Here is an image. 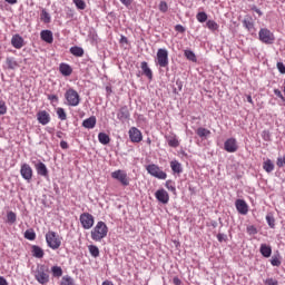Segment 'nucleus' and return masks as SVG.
Listing matches in <instances>:
<instances>
[{
  "mask_svg": "<svg viewBox=\"0 0 285 285\" xmlns=\"http://www.w3.org/2000/svg\"><path fill=\"white\" fill-rule=\"evenodd\" d=\"M90 237L94 242H101L108 237V225L104 220H99L90 232Z\"/></svg>",
  "mask_w": 285,
  "mask_h": 285,
  "instance_id": "obj_1",
  "label": "nucleus"
},
{
  "mask_svg": "<svg viewBox=\"0 0 285 285\" xmlns=\"http://www.w3.org/2000/svg\"><path fill=\"white\" fill-rule=\"evenodd\" d=\"M33 277L38 284L46 285L50 282V269L46 265H38Z\"/></svg>",
  "mask_w": 285,
  "mask_h": 285,
  "instance_id": "obj_2",
  "label": "nucleus"
},
{
  "mask_svg": "<svg viewBox=\"0 0 285 285\" xmlns=\"http://www.w3.org/2000/svg\"><path fill=\"white\" fill-rule=\"evenodd\" d=\"M46 242L49 248L52 250H59V248H61V242H63V237L59 236L57 232L49 230L46 234Z\"/></svg>",
  "mask_w": 285,
  "mask_h": 285,
  "instance_id": "obj_3",
  "label": "nucleus"
},
{
  "mask_svg": "<svg viewBox=\"0 0 285 285\" xmlns=\"http://www.w3.org/2000/svg\"><path fill=\"white\" fill-rule=\"evenodd\" d=\"M65 99L67 101V106H71L72 108H76V106L81 104V96H79V92L72 88L67 89L65 92Z\"/></svg>",
  "mask_w": 285,
  "mask_h": 285,
  "instance_id": "obj_4",
  "label": "nucleus"
},
{
  "mask_svg": "<svg viewBox=\"0 0 285 285\" xmlns=\"http://www.w3.org/2000/svg\"><path fill=\"white\" fill-rule=\"evenodd\" d=\"M258 39L262 41V43H266L267 46H271L275 43V33H273L267 28H262L258 32Z\"/></svg>",
  "mask_w": 285,
  "mask_h": 285,
  "instance_id": "obj_5",
  "label": "nucleus"
},
{
  "mask_svg": "<svg viewBox=\"0 0 285 285\" xmlns=\"http://www.w3.org/2000/svg\"><path fill=\"white\" fill-rule=\"evenodd\" d=\"M146 170L151 177H156V179H167L168 174L161 170V167L155 164H150L146 167Z\"/></svg>",
  "mask_w": 285,
  "mask_h": 285,
  "instance_id": "obj_6",
  "label": "nucleus"
},
{
  "mask_svg": "<svg viewBox=\"0 0 285 285\" xmlns=\"http://www.w3.org/2000/svg\"><path fill=\"white\" fill-rule=\"evenodd\" d=\"M79 222L85 230H90L95 226V216L90 213H82Z\"/></svg>",
  "mask_w": 285,
  "mask_h": 285,
  "instance_id": "obj_7",
  "label": "nucleus"
},
{
  "mask_svg": "<svg viewBox=\"0 0 285 285\" xmlns=\"http://www.w3.org/2000/svg\"><path fill=\"white\" fill-rule=\"evenodd\" d=\"M111 178L119 181L121 186H130V178L128 177L126 170L118 169L112 171Z\"/></svg>",
  "mask_w": 285,
  "mask_h": 285,
  "instance_id": "obj_8",
  "label": "nucleus"
},
{
  "mask_svg": "<svg viewBox=\"0 0 285 285\" xmlns=\"http://www.w3.org/2000/svg\"><path fill=\"white\" fill-rule=\"evenodd\" d=\"M156 63L160 68H168V49H158L156 53Z\"/></svg>",
  "mask_w": 285,
  "mask_h": 285,
  "instance_id": "obj_9",
  "label": "nucleus"
},
{
  "mask_svg": "<svg viewBox=\"0 0 285 285\" xmlns=\"http://www.w3.org/2000/svg\"><path fill=\"white\" fill-rule=\"evenodd\" d=\"M33 174H35V171L32 170V167L29 164L24 163L21 165L20 175H21L22 179H24V181L30 184L32 181Z\"/></svg>",
  "mask_w": 285,
  "mask_h": 285,
  "instance_id": "obj_10",
  "label": "nucleus"
},
{
  "mask_svg": "<svg viewBox=\"0 0 285 285\" xmlns=\"http://www.w3.org/2000/svg\"><path fill=\"white\" fill-rule=\"evenodd\" d=\"M129 139L132 141V144H139L142 141L144 136L141 135V130H139L137 127H131L129 129Z\"/></svg>",
  "mask_w": 285,
  "mask_h": 285,
  "instance_id": "obj_11",
  "label": "nucleus"
},
{
  "mask_svg": "<svg viewBox=\"0 0 285 285\" xmlns=\"http://www.w3.org/2000/svg\"><path fill=\"white\" fill-rule=\"evenodd\" d=\"M224 148L226 153H237L239 149V146L237 145V139L235 138H229L225 141Z\"/></svg>",
  "mask_w": 285,
  "mask_h": 285,
  "instance_id": "obj_12",
  "label": "nucleus"
},
{
  "mask_svg": "<svg viewBox=\"0 0 285 285\" xmlns=\"http://www.w3.org/2000/svg\"><path fill=\"white\" fill-rule=\"evenodd\" d=\"M155 197L160 202V204H168V202H170V196L166 189H158L155 193Z\"/></svg>",
  "mask_w": 285,
  "mask_h": 285,
  "instance_id": "obj_13",
  "label": "nucleus"
},
{
  "mask_svg": "<svg viewBox=\"0 0 285 285\" xmlns=\"http://www.w3.org/2000/svg\"><path fill=\"white\" fill-rule=\"evenodd\" d=\"M37 120L41 126H48V122L50 121V114L46 110H40L37 114Z\"/></svg>",
  "mask_w": 285,
  "mask_h": 285,
  "instance_id": "obj_14",
  "label": "nucleus"
},
{
  "mask_svg": "<svg viewBox=\"0 0 285 285\" xmlns=\"http://www.w3.org/2000/svg\"><path fill=\"white\" fill-rule=\"evenodd\" d=\"M235 206H236L237 212L240 215H248V204H246V200L237 199L235 202Z\"/></svg>",
  "mask_w": 285,
  "mask_h": 285,
  "instance_id": "obj_15",
  "label": "nucleus"
},
{
  "mask_svg": "<svg viewBox=\"0 0 285 285\" xmlns=\"http://www.w3.org/2000/svg\"><path fill=\"white\" fill-rule=\"evenodd\" d=\"M11 46L17 50H21V48H23V37H21L19 33L13 35L11 38Z\"/></svg>",
  "mask_w": 285,
  "mask_h": 285,
  "instance_id": "obj_16",
  "label": "nucleus"
},
{
  "mask_svg": "<svg viewBox=\"0 0 285 285\" xmlns=\"http://www.w3.org/2000/svg\"><path fill=\"white\" fill-rule=\"evenodd\" d=\"M33 166L37 170V175H40V177H48V167L46 166V164L38 161Z\"/></svg>",
  "mask_w": 285,
  "mask_h": 285,
  "instance_id": "obj_17",
  "label": "nucleus"
},
{
  "mask_svg": "<svg viewBox=\"0 0 285 285\" xmlns=\"http://www.w3.org/2000/svg\"><path fill=\"white\" fill-rule=\"evenodd\" d=\"M40 39L46 43H52V41H55V37L52 36V31L50 30H42L40 32Z\"/></svg>",
  "mask_w": 285,
  "mask_h": 285,
  "instance_id": "obj_18",
  "label": "nucleus"
},
{
  "mask_svg": "<svg viewBox=\"0 0 285 285\" xmlns=\"http://www.w3.org/2000/svg\"><path fill=\"white\" fill-rule=\"evenodd\" d=\"M59 72L62 75V77H70V75H72V67L66 62H62L59 66Z\"/></svg>",
  "mask_w": 285,
  "mask_h": 285,
  "instance_id": "obj_19",
  "label": "nucleus"
},
{
  "mask_svg": "<svg viewBox=\"0 0 285 285\" xmlns=\"http://www.w3.org/2000/svg\"><path fill=\"white\" fill-rule=\"evenodd\" d=\"M117 118L120 121H126V119H130V111L128 110V107H121L117 114Z\"/></svg>",
  "mask_w": 285,
  "mask_h": 285,
  "instance_id": "obj_20",
  "label": "nucleus"
},
{
  "mask_svg": "<svg viewBox=\"0 0 285 285\" xmlns=\"http://www.w3.org/2000/svg\"><path fill=\"white\" fill-rule=\"evenodd\" d=\"M83 128H87L88 130H91L97 126V117L91 116L82 121Z\"/></svg>",
  "mask_w": 285,
  "mask_h": 285,
  "instance_id": "obj_21",
  "label": "nucleus"
},
{
  "mask_svg": "<svg viewBox=\"0 0 285 285\" xmlns=\"http://www.w3.org/2000/svg\"><path fill=\"white\" fill-rule=\"evenodd\" d=\"M170 168H171L173 173H175L177 175H181V173H184V168L181 167V163H179L178 160H171L170 161Z\"/></svg>",
  "mask_w": 285,
  "mask_h": 285,
  "instance_id": "obj_22",
  "label": "nucleus"
},
{
  "mask_svg": "<svg viewBox=\"0 0 285 285\" xmlns=\"http://www.w3.org/2000/svg\"><path fill=\"white\" fill-rule=\"evenodd\" d=\"M31 253H32L33 257H37V259H42L43 255H46L43 249L37 245H33L31 247Z\"/></svg>",
  "mask_w": 285,
  "mask_h": 285,
  "instance_id": "obj_23",
  "label": "nucleus"
},
{
  "mask_svg": "<svg viewBox=\"0 0 285 285\" xmlns=\"http://www.w3.org/2000/svg\"><path fill=\"white\" fill-rule=\"evenodd\" d=\"M261 254L263 255V257H271V255H273V248L271 247V245L262 244Z\"/></svg>",
  "mask_w": 285,
  "mask_h": 285,
  "instance_id": "obj_24",
  "label": "nucleus"
},
{
  "mask_svg": "<svg viewBox=\"0 0 285 285\" xmlns=\"http://www.w3.org/2000/svg\"><path fill=\"white\" fill-rule=\"evenodd\" d=\"M140 68L145 75V77L153 79V70L150 69V67H148V62L142 61L140 65Z\"/></svg>",
  "mask_w": 285,
  "mask_h": 285,
  "instance_id": "obj_25",
  "label": "nucleus"
},
{
  "mask_svg": "<svg viewBox=\"0 0 285 285\" xmlns=\"http://www.w3.org/2000/svg\"><path fill=\"white\" fill-rule=\"evenodd\" d=\"M263 169L265 173H273L275 170V164H273V160L267 159L263 163Z\"/></svg>",
  "mask_w": 285,
  "mask_h": 285,
  "instance_id": "obj_26",
  "label": "nucleus"
},
{
  "mask_svg": "<svg viewBox=\"0 0 285 285\" xmlns=\"http://www.w3.org/2000/svg\"><path fill=\"white\" fill-rule=\"evenodd\" d=\"M98 140L100 144H102V146H108V144H110V136H108L106 132H99Z\"/></svg>",
  "mask_w": 285,
  "mask_h": 285,
  "instance_id": "obj_27",
  "label": "nucleus"
},
{
  "mask_svg": "<svg viewBox=\"0 0 285 285\" xmlns=\"http://www.w3.org/2000/svg\"><path fill=\"white\" fill-rule=\"evenodd\" d=\"M196 135H198V137H200L202 139H206L207 137H210V130L200 127L196 130Z\"/></svg>",
  "mask_w": 285,
  "mask_h": 285,
  "instance_id": "obj_28",
  "label": "nucleus"
},
{
  "mask_svg": "<svg viewBox=\"0 0 285 285\" xmlns=\"http://www.w3.org/2000/svg\"><path fill=\"white\" fill-rule=\"evenodd\" d=\"M167 144L170 148H179V140L177 139V136H169L167 138Z\"/></svg>",
  "mask_w": 285,
  "mask_h": 285,
  "instance_id": "obj_29",
  "label": "nucleus"
},
{
  "mask_svg": "<svg viewBox=\"0 0 285 285\" xmlns=\"http://www.w3.org/2000/svg\"><path fill=\"white\" fill-rule=\"evenodd\" d=\"M56 112H57L58 119H60V121H66V119H68V115L66 114V109H63L62 107H58L56 109Z\"/></svg>",
  "mask_w": 285,
  "mask_h": 285,
  "instance_id": "obj_30",
  "label": "nucleus"
},
{
  "mask_svg": "<svg viewBox=\"0 0 285 285\" xmlns=\"http://www.w3.org/2000/svg\"><path fill=\"white\" fill-rule=\"evenodd\" d=\"M206 27L208 28V30H212V32L219 30V24L215 22V20H208L206 22Z\"/></svg>",
  "mask_w": 285,
  "mask_h": 285,
  "instance_id": "obj_31",
  "label": "nucleus"
},
{
  "mask_svg": "<svg viewBox=\"0 0 285 285\" xmlns=\"http://www.w3.org/2000/svg\"><path fill=\"white\" fill-rule=\"evenodd\" d=\"M70 52L73 57H83V48L81 47H71Z\"/></svg>",
  "mask_w": 285,
  "mask_h": 285,
  "instance_id": "obj_32",
  "label": "nucleus"
},
{
  "mask_svg": "<svg viewBox=\"0 0 285 285\" xmlns=\"http://www.w3.org/2000/svg\"><path fill=\"white\" fill-rule=\"evenodd\" d=\"M6 62L10 70H14V68H19V63L17 62V60H14V58H7Z\"/></svg>",
  "mask_w": 285,
  "mask_h": 285,
  "instance_id": "obj_33",
  "label": "nucleus"
},
{
  "mask_svg": "<svg viewBox=\"0 0 285 285\" xmlns=\"http://www.w3.org/2000/svg\"><path fill=\"white\" fill-rule=\"evenodd\" d=\"M243 26L248 30V32H253V30H255V23H253L250 19H245L243 21Z\"/></svg>",
  "mask_w": 285,
  "mask_h": 285,
  "instance_id": "obj_34",
  "label": "nucleus"
},
{
  "mask_svg": "<svg viewBox=\"0 0 285 285\" xmlns=\"http://www.w3.org/2000/svg\"><path fill=\"white\" fill-rule=\"evenodd\" d=\"M88 250L91 257H99V247H97L96 245H89Z\"/></svg>",
  "mask_w": 285,
  "mask_h": 285,
  "instance_id": "obj_35",
  "label": "nucleus"
},
{
  "mask_svg": "<svg viewBox=\"0 0 285 285\" xmlns=\"http://www.w3.org/2000/svg\"><path fill=\"white\" fill-rule=\"evenodd\" d=\"M196 19L197 21H199V23H206V21H208V14H206V12H198L196 14Z\"/></svg>",
  "mask_w": 285,
  "mask_h": 285,
  "instance_id": "obj_36",
  "label": "nucleus"
},
{
  "mask_svg": "<svg viewBox=\"0 0 285 285\" xmlns=\"http://www.w3.org/2000/svg\"><path fill=\"white\" fill-rule=\"evenodd\" d=\"M60 285H75V279L66 275L61 278Z\"/></svg>",
  "mask_w": 285,
  "mask_h": 285,
  "instance_id": "obj_37",
  "label": "nucleus"
},
{
  "mask_svg": "<svg viewBox=\"0 0 285 285\" xmlns=\"http://www.w3.org/2000/svg\"><path fill=\"white\" fill-rule=\"evenodd\" d=\"M51 273L55 277H61L63 275V269H61L59 266H52Z\"/></svg>",
  "mask_w": 285,
  "mask_h": 285,
  "instance_id": "obj_38",
  "label": "nucleus"
},
{
  "mask_svg": "<svg viewBox=\"0 0 285 285\" xmlns=\"http://www.w3.org/2000/svg\"><path fill=\"white\" fill-rule=\"evenodd\" d=\"M24 238L29 239V242H35V239H37V234L35 233V230H26Z\"/></svg>",
  "mask_w": 285,
  "mask_h": 285,
  "instance_id": "obj_39",
  "label": "nucleus"
},
{
  "mask_svg": "<svg viewBox=\"0 0 285 285\" xmlns=\"http://www.w3.org/2000/svg\"><path fill=\"white\" fill-rule=\"evenodd\" d=\"M41 21H43L45 23H50V13H48V11H46V9H42L41 11V16H40Z\"/></svg>",
  "mask_w": 285,
  "mask_h": 285,
  "instance_id": "obj_40",
  "label": "nucleus"
},
{
  "mask_svg": "<svg viewBox=\"0 0 285 285\" xmlns=\"http://www.w3.org/2000/svg\"><path fill=\"white\" fill-rule=\"evenodd\" d=\"M7 222L8 224H14L17 222V214L14 212H8Z\"/></svg>",
  "mask_w": 285,
  "mask_h": 285,
  "instance_id": "obj_41",
  "label": "nucleus"
},
{
  "mask_svg": "<svg viewBox=\"0 0 285 285\" xmlns=\"http://www.w3.org/2000/svg\"><path fill=\"white\" fill-rule=\"evenodd\" d=\"M266 222H267L269 228H275V216H273V214L266 215Z\"/></svg>",
  "mask_w": 285,
  "mask_h": 285,
  "instance_id": "obj_42",
  "label": "nucleus"
},
{
  "mask_svg": "<svg viewBox=\"0 0 285 285\" xmlns=\"http://www.w3.org/2000/svg\"><path fill=\"white\" fill-rule=\"evenodd\" d=\"M185 57L186 59H188L189 61H197V56H195V52L190 51V50H185Z\"/></svg>",
  "mask_w": 285,
  "mask_h": 285,
  "instance_id": "obj_43",
  "label": "nucleus"
},
{
  "mask_svg": "<svg viewBox=\"0 0 285 285\" xmlns=\"http://www.w3.org/2000/svg\"><path fill=\"white\" fill-rule=\"evenodd\" d=\"M73 3L78 10H86V1L83 0H73Z\"/></svg>",
  "mask_w": 285,
  "mask_h": 285,
  "instance_id": "obj_44",
  "label": "nucleus"
},
{
  "mask_svg": "<svg viewBox=\"0 0 285 285\" xmlns=\"http://www.w3.org/2000/svg\"><path fill=\"white\" fill-rule=\"evenodd\" d=\"M272 266H282V261L277 256H273L271 259Z\"/></svg>",
  "mask_w": 285,
  "mask_h": 285,
  "instance_id": "obj_45",
  "label": "nucleus"
},
{
  "mask_svg": "<svg viewBox=\"0 0 285 285\" xmlns=\"http://www.w3.org/2000/svg\"><path fill=\"white\" fill-rule=\"evenodd\" d=\"M8 112V106H6V101L0 100V115H6Z\"/></svg>",
  "mask_w": 285,
  "mask_h": 285,
  "instance_id": "obj_46",
  "label": "nucleus"
},
{
  "mask_svg": "<svg viewBox=\"0 0 285 285\" xmlns=\"http://www.w3.org/2000/svg\"><path fill=\"white\" fill-rule=\"evenodd\" d=\"M247 233L248 235H257V227L255 225L247 226Z\"/></svg>",
  "mask_w": 285,
  "mask_h": 285,
  "instance_id": "obj_47",
  "label": "nucleus"
},
{
  "mask_svg": "<svg viewBox=\"0 0 285 285\" xmlns=\"http://www.w3.org/2000/svg\"><path fill=\"white\" fill-rule=\"evenodd\" d=\"M166 188L168 190H170L171 193H175V190H177V188H175V185H173V180H167L165 184Z\"/></svg>",
  "mask_w": 285,
  "mask_h": 285,
  "instance_id": "obj_48",
  "label": "nucleus"
},
{
  "mask_svg": "<svg viewBox=\"0 0 285 285\" xmlns=\"http://www.w3.org/2000/svg\"><path fill=\"white\" fill-rule=\"evenodd\" d=\"M159 10L160 12H168V3H166L165 1H161L159 3Z\"/></svg>",
  "mask_w": 285,
  "mask_h": 285,
  "instance_id": "obj_49",
  "label": "nucleus"
},
{
  "mask_svg": "<svg viewBox=\"0 0 285 285\" xmlns=\"http://www.w3.org/2000/svg\"><path fill=\"white\" fill-rule=\"evenodd\" d=\"M277 69H278V72H281V75H285V66H284V62H277Z\"/></svg>",
  "mask_w": 285,
  "mask_h": 285,
  "instance_id": "obj_50",
  "label": "nucleus"
},
{
  "mask_svg": "<svg viewBox=\"0 0 285 285\" xmlns=\"http://www.w3.org/2000/svg\"><path fill=\"white\" fill-rule=\"evenodd\" d=\"M265 284H266V285H279V283H278L277 279H275V278H267V279L265 281Z\"/></svg>",
  "mask_w": 285,
  "mask_h": 285,
  "instance_id": "obj_51",
  "label": "nucleus"
},
{
  "mask_svg": "<svg viewBox=\"0 0 285 285\" xmlns=\"http://www.w3.org/2000/svg\"><path fill=\"white\" fill-rule=\"evenodd\" d=\"M274 95H276V97H278V99L285 101V97L279 89H274Z\"/></svg>",
  "mask_w": 285,
  "mask_h": 285,
  "instance_id": "obj_52",
  "label": "nucleus"
},
{
  "mask_svg": "<svg viewBox=\"0 0 285 285\" xmlns=\"http://www.w3.org/2000/svg\"><path fill=\"white\" fill-rule=\"evenodd\" d=\"M47 97L49 101H55L56 104L59 102V97L57 95H48Z\"/></svg>",
  "mask_w": 285,
  "mask_h": 285,
  "instance_id": "obj_53",
  "label": "nucleus"
},
{
  "mask_svg": "<svg viewBox=\"0 0 285 285\" xmlns=\"http://www.w3.org/2000/svg\"><path fill=\"white\" fill-rule=\"evenodd\" d=\"M175 30H176V32H186V28H184V26H181V24H177L175 27Z\"/></svg>",
  "mask_w": 285,
  "mask_h": 285,
  "instance_id": "obj_54",
  "label": "nucleus"
},
{
  "mask_svg": "<svg viewBox=\"0 0 285 285\" xmlns=\"http://www.w3.org/2000/svg\"><path fill=\"white\" fill-rule=\"evenodd\" d=\"M173 284H175V285H181V279H179V277L175 276V277L173 278Z\"/></svg>",
  "mask_w": 285,
  "mask_h": 285,
  "instance_id": "obj_55",
  "label": "nucleus"
},
{
  "mask_svg": "<svg viewBox=\"0 0 285 285\" xmlns=\"http://www.w3.org/2000/svg\"><path fill=\"white\" fill-rule=\"evenodd\" d=\"M120 3H122V6H126L128 8V6L132 3V0H120Z\"/></svg>",
  "mask_w": 285,
  "mask_h": 285,
  "instance_id": "obj_56",
  "label": "nucleus"
},
{
  "mask_svg": "<svg viewBox=\"0 0 285 285\" xmlns=\"http://www.w3.org/2000/svg\"><path fill=\"white\" fill-rule=\"evenodd\" d=\"M60 148H62L63 150L68 149V142H66L65 140H62L60 142Z\"/></svg>",
  "mask_w": 285,
  "mask_h": 285,
  "instance_id": "obj_57",
  "label": "nucleus"
},
{
  "mask_svg": "<svg viewBox=\"0 0 285 285\" xmlns=\"http://www.w3.org/2000/svg\"><path fill=\"white\" fill-rule=\"evenodd\" d=\"M0 285H8V281L3 276H0Z\"/></svg>",
  "mask_w": 285,
  "mask_h": 285,
  "instance_id": "obj_58",
  "label": "nucleus"
},
{
  "mask_svg": "<svg viewBox=\"0 0 285 285\" xmlns=\"http://www.w3.org/2000/svg\"><path fill=\"white\" fill-rule=\"evenodd\" d=\"M120 43H128V38H126L125 36H121Z\"/></svg>",
  "mask_w": 285,
  "mask_h": 285,
  "instance_id": "obj_59",
  "label": "nucleus"
},
{
  "mask_svg": "<svg viewBox=\"0 0 285 285\" xmlns=\"http://www.w3.org/2000/svg\"><path fill=\"white\" fill-rule=\"evenodd\" d=\"M247 101H248V104H252V106H253V104H255L253 101V97L250 95H247Z\"/></svg>",
  "mask_w": 285,
  "mask_h": 285,
  "instance_id": "obj_60",
  "label": "nucleus"
},
{
  "mask_svg": "<svg viewBox=\"0 0 285 285\" xmlns=\"http://www.w3.org/2000/svg\"><path fill=\"white\" fill-rule=\"evenodd\" d=\"M4 1L10 6H14V3H17L18 0H4Z\"/></svg>",
  "mask_w": 285,
  "mask_h": 285,
  "instance_id": "obj_61",
  "label": "nucleus"
},
{
  "mask_svg": "<svg viewBox=\"0 0 285 285\" xmlns=\"http://www.w3.org/2000/svg\"><path fill=\"white\" fill-rule=\"evenodd\" d=\"M217 239L218 242H224V234H218Z\"/></svg>",
  "mask_w": 285,
  "mask_h": 285,
  "instance_id": "obj_62",
  "label": "nucleus"
},
{
  "mask_svg": "<svg viewBox=\"0 0 285 285\" xmlns=\"http://www.w3.org/2000/svg\"><path fill=\"white\" fill-rule=\"evenodd\" d=\"M264 135H267V137H269V136H268V131H264Z\"/></svg>",
  "mask_w": 285,
  "mask_h": 285,
  "instance_id": "obj_63",
  "label": "nucleus"
},
{
  "mask_svg": "<svg viewBox=\"0 0 285 285\" xmlns=\"http://www.w3.org/2000/svg\"><path fill=\"white\" fill-rule=\"evenodd\" d=\"M147 144H150V140H147Z\"/></svg>",
  "mask_w": 285,
  "mask_h": 285,
  "instance_id": "obj_64",
  "label": "nucleus"
}]
</instances>
